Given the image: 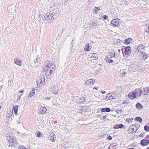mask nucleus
Returning a JSON list of instances; mask_svg holds the SVG:
<instances>
[{
    "label": "nucleus",
    "mask_w": 149,
    "mask_h": 149,
    "mask_svg": "<svg viewBox=\"0 0 149 149\" xmlns=\"http://www.w3.org/2000/svg\"><path fill=\"white\" fill-rule=\"evenodd\" d=\"M52 65V63L48 60L46 61L44 64V70L46 73V75L47 76H51V74L52 73L51 70L53 68Z\"/></svg>",
    "instance_id": "1"
},
{
    "label": "nucleus",
    "mask_w": 149,
    "mask_h": 149,
    "mask_svg": "<svg viewBox=\"0 0 149 149\" xmlns=\"http://www.w3.org/2000/svg\"><path fill=\"white\" fill-rule=\"evenodd\" d=\"M143 93L142 89L139 88L136 89L134 91L131 92L128 95L129 97L131 99L140 97Z\"/></svg>",
    "instance_id": "2"
},
{
    "label": "nucleus",
    "mask_w": 149,
    "mask_h": 149,
    "mask_svg": "<svg viewBox=\"0 0 149 149\" xmlns=\"http://www.w3.org/2000/svg\"><path fill=\"white\" fill-rule=\"evenodd\" d=\"M124 51L125 50V54H123V56L125 59H129L130 58V54L131 52V48L128 46L126 48L124 49Z\"/></svg>",
    "instance_id": "3"
},
{
    "label": "nucleus",
    "mask_w": 149,
    "mask_h": 149,
    "mask_svg": "<svg viewBox=\"0 0 149 149\" xmlns=\"http://www.w3.org/2000/svg\"><path fill=\"white\" fill-rule=\"evenodd\" d=\"M45 80L44 76H41L39 79H38L36 81L37 87L38 88H40L43 84Z\"/></svg>",
    "instance_id": "4"
},
{
    "label": "nucleus",
    "mask_w": 149,
    "mask_h": 149,
    "mask_svg": "<svg viewBox=\"0 0 149 149\" xmlns=\"http://www.w3.org/2000/svg\"><path fill=\"white\" fill-rule=\"evenodd\" d=\"M54 15L49 13H46L44 17V19H46L47 21H50L51 22L54 19Z\"/></svg>",
    "instance_id": "5"
},
{
    "label": "nucleus",
    "mask_w": 149,
    "mask_h": 149,
    "mask_svg": "<svg viewBox=\"0 0 149 149\" xmlns=\"http://www.w3.org/2000/svg\"><path fill=\"white\" fill-rule=\"evenodd\" d=\"M138 128V127L137 128L134 125H132L129 127V129L128 130V132L129 134L133 133L135 132Z\"/></svg>",
    "instance_id": "6"
},
{
    "label": "nucleus",
    "mask_w": 149,
    "mask_h": 149,
    "mask_svg": "<svg viewBox=\"0 0 149 149\" xmlns=\"http://www.w3.org/2000/svg\"><path fill=\"white\" fill-rule=\"evenodd\" d=\"M141 143L143 146L147 145L149 143V135L147 136L145 139L141 140Z\"/></svg>",
    "instance_id": "7"
},
{
    "label": "nucleus",
    "mask_w": 149,
    "mask_h": 149,
    "mask_svg": "<svg viewBox=\"0 0 149 149\" xmlns=\"http://www.w3.org/2000/svg\"><path fill=\"white\" fill-rule=\"evenodd\" d=\"M111 23L113 25L117 26L120 25L121 22L120 19H116L112 20L111 22Z\"/></svg>",
    "instance_id": "8"
},
{
    "label": "nucleus",
    "mask_w": 149,
    "mask_h": 149,
    "mask_svg": "<svg viewBox=\"0 0 149 149\" xmlns=\"http://www.w3.org/2000/svg\"><path fill=\"white\" fill-rule=\"evenodd\" d=\"M8 143L10 147L15 148L17 146V143L15 141V139L13 140L12 141H10L9 142H8Z\"/></svg>",
    "instance_id": "9"
},
{
    "label": "nucleus",
    "mask_w": 149,
    "mask_h": 149,
    "mask_svg": "<svg viewBox=\"0 0 149 149\" xmlns=\"http://www.w3.org/2000/svg\"><path fill=\"white\" fill-rule=\"evenodd\" d=\"M95 82V80L92 79H89L85 82V84L86 85L92 86L94 85Z\"/></svg>",
    "instance_id": "10"
},
{
    "label": "nucleus",
    "mask_w": 149,
    "mask_h": 149,
    "mask_svg": "<svg viewBox=\"0 0 149 149\" xmlns=\"http://www.w3.org/2000/svg\"><path fill=\"white\" fill-rule=\"evenodd\" d=\"M52 91L54 94L57 95L58 92V87L57 85L54 86L52 89Z\"/></svg>",
    "instance_id": "11"
},
{
    "label": "nucleus",
    "mask_w": 149,
    "mask_h": 149,
    "mask_svg": "<svg viewBox=\"0 0 149 149\" xmlns=\"http://www.w3.org/2000/svg\"><path fill=\"white\" fill-rule=\"evenodd\" d=\"M139 56L140 59L143 60H145L148 56V54L143 53V52H141V53Z\"/></svg>",
    "instance_id": "12"
},
{
    "label": "nucleus",
    "mask_w": 149,
    "mask_h": 149,
    "mask_svg": "<svg viewBox=\"0 0 149 149\" xmlns=\"http://www.w3.org/2000/svg\"><path fill=\"white\" fill-rule=\"evenodd\" d=\"M39 112L42 114L45 113L47 111V109L45 107H40L39 108Z\"/></svg>",
    "instance_id": "13"
},
{
    "label": "nucleus",
    "mask_w": 149,
    "mask_h": 149,
    "mask_svg": "<svg viewBox=\"0 0 149 149\" xmlns=\"http://www.w3.org/2000/svg\"><path fill=\"white\" fill-rule=\"evenodd\" d=\"M145 47L143 46L141 44L139 45L136 48V50L138 52H143L144 49Z\"/></svg>",
    "instance_id": "14"
},
{
    "label": "nucleus",
    "mask_w": 149,
    "mask_h": 149,
    "mask_svg": "<svg viewBox=\"0 0 149 149\" xmlns=\"http://www.w3.org/2000/svg\"><path fill=\"white\" fill-rule=\"evenodd\" d=\"M143 95H149V86L144 88L143 91Z\"/></svg>",
    "instance_id": "15"
},
{
    "label": "nucleus",
    "mask_w": 149,
    "mask_h": 149,
    "mask_svg": "<svg viewBox=\"0 0 149 149\" xmlns=\"http://www.w3.org/2000/svg\"><path fill=\"white\" fill-rule=\"evenodd\" d=\"M89 56L92 60H97L98 59L97 57L96 53H91L90 54Z\"/></svg>",
    "instance_id": "16"
},
{
    "label": "nucleus",
    "mask_w": 149,
    "mask_h": 149,
    "mask_svg": "<svg viewBox=\"0 0 149 149\" xmlns=\"http://www.w3.org/2000/svg\"><path fill=\"white\" fill-rule=\"evenodd\" d=\"M126 75V71L124 69H121L119 72V76L121 77H125Z\"/></svg>",
    "instance_id": "17"
},
{
    "label": "nucleus",
    "mask_w": 149,
    "mask_h": 149,
    "mask_svg": "<svg viewBox=\"0 0 149 149\" xmlns=\"http://www.w3.org/2000/svg\"><path fill=\"white\" fill-rule=\"evenodd\" d=\"M6 138L8 140V142H9L10 141H12L13 140L15 139L14 137L12 135H8L6 136Z\"/></svg>",
    "instance_id": "18"
},
{
    "label": "nucleus",
    "mask_w": 149,
    "mask_h": 149,
    "mask_svg": "<svg viewBox=\"0 0 149 149\" xmlns=\"http://www.w3.org/2000/svg\"><path fill=\"white\" fill-rule=\"evenodd\" d=\"M106 99L107 100H111L115 99V98H114L112 95L111 93H109L107 94L106 96Z\"/></svg>",
    "instance_id": "19"
},
{
    "label": "nucleus",
    "mask_w": 149,
    "mask_h": 149,
    "mask_svg": "<svg viewBox=\"0 0 149 149\" xmlns=\"http://www.w3.org/2000/svg\"><path fill=\"white\" fill-rule=\"evenodd\" d=\"M13 110L8 111L6 114V117L7 118H10L11 117L13 114Z\"/></svg>",
    "instance_id": "20"
},
{
    "label": "nucleus",
    "mask_w": 149,
    "mask_h": 149,
    "mask_svg": "<svg viewBox=\"0 0 149 149\" xmlns=\"http://www.w3.org/2000/svg\"><path fill=\"white\" fill-rule=\"evenodd\" d=\"M18 108V105H16L14 106L13 107V109L14 111V112L15 113V114L17 115L18 114L17 113V110Z\"/></svg>",
    "instance_id": "21"
},
{
    "label": "nucleus",
    "mask_w": 149,
    "mask_h": 149,
    "mask_svg": "<svg viewBox=\"0 0 149 149\" xmlns=\"http://www.w3.org/2000/svg\"><path fill=\"white\" fill-rule=\"evenodd\" d=\"M50 140L52 141L53 142H54L55 140V136L54 134L53 133L51 134L50 135Z\"/></svg>",
    "instance_id": "22"
},
{
    "label": "nucleus",
    "mask_w": 149,
    "mask_h": 149,
    "mask_svg": "<svg viewBox=\"0 0 149 149\" xmlns=\"http://www.w3.org/2000/svg\"><path fill=\"white\" fill-rule=\"evenodd\" d=\"M15 63L17 65L21 66L22 65V61L20 60H18V59H15L14 60Z\"/></svg>",
    "instance_id": "23"
},
{
    "label": "nucleus",
    "mask_w": 149,
    "mask_h": 149,
    "mask_svg": "<svg viewBox=\"0 0 149 149\" xmlns=\"http://www.w3.org/2000/svg\"><path fill=\"white\" fill-rule=\"evenodd\" d=\"M124 126V125H123L121 124L115 125L114 128L115 129L122 128Z\"/></svg>",
    "instance_id": "24"
},
{
    "label": "nucleus",
    "mask_w": 149,
    "mask_h": 149,
    "mask_svg": "<svg viewBox=\"0 0 149 149\" xmlns=\"http://www.w3.org/2000/svg\"><path fill=\"white\" fill-rule=\"evenodd\" d=\"M40 57L38 56V58H36V60L34 61V63L37 65H38L39 63H40Z\"/></svg>",
    "instance_id": "25"
},
{
    "label": "nucleus",
    "mask_w": 149,
    "mask_h": 149,
    "mask_svg": "<svg viewBox=\"0 0 149 149\" xmlns=\"http://www.w3.org/2000/svg\"><path fill=\"white\" fill-rule=\"evenodd\" d=\"M91 49V48H90L89 46V44H87L86 45L84 49V50L86 51H89Z\"/></svg>",
    "instance_id": "26"
},
{
    "label": "nucleus",
    "mask_w": 149,
    "mask_h": 149,
    "mask_svg": "<svg viewBox=\"0 0 149 149\" xmlns=\"http://www.w3.org/2000/svg\"><path fill=\"white\" fill-rule=\"evenodd\" d=\"M110 109L108 108H102L101 111L102 112H109L110 111Z\"/></svg>",
    "instance_id": "27"
},
{
    "label": "nucleus",
    "mask_w": 149,
    "mask_h": 149,
    "mask_svg": "<svg viewBox=\"0 0 149 149\" xmlns=\"http://www.w3.org/2000/svg\"><path fill=\"white\" fill-rule=\"evenodd\" d=\"M109 149H116L117 147V145L115 144H112L109 146Z\"/></svg>",
    "instance_id": "28"
},
{
    "label": "nucleus",
    "mask_w": 149,
    "mask_h": 149,
    "mask_svg": "<svg viewBox=\"0 0 149 149\" xmlns=\"http://www.w3.org/2000/svg\"><path fill=\"white\" fill-rule=\"evenodd\" d=\"M35 94V90L34 88H33V89L30 91L29 96V97H31L32 96H33Z\"/></svg>",
    "instance_id": "29"
},
{
    "label": "nucleus",
    "mask_w": 149,
    "mask_h": 149,
    "mask_svg": "<svg viewBox=\"0 0 149 149\" xmlns=\"http://www.w3.org/2000/svg\"><path fill=\"white\" fill-rule=\"evenodd\" d=\"M79 100L77 99V100H79L81 102H84L85 101V98L84 97H80L79 98Z\"/></svg>",
    "instance_id": "30"
},
{
    "label": "nucleus",
    "mask_w": 149,
    "mask_h": 149,
    "mask_svg": "<svg viewBox=\"0 0 149 149\" xmlns=\"http://www.w3.org/2000/svg\"><path fill=\"white\" fill-rule=\"evenodd\" d=\"M136 106L138 109H142L143 107L142 104L139 103H137L136 104Z\"/></svg>",
    "instance_id": "31"
},
{
    "label": "nucleus",
    "mask_w": 149,
    "mask_h": 149,
    "mask_svg": "<svg viewBox=\"0 0 149 149\" xmlns=\"http://www.w3.org/2000/svg\"><path fill=\"white\" fill-rule=\"evenodd\" d=\"M145 31L147 33H149V24L146 25L144 26Z\"/></svg>",
    "instance_id": "32"
},
{
    "label": "nucleus",
    "mask_w": 149,
    "mask_h": 149,
    "mask_svg": "<svg viewBox=\"0 0 149 149\" xmlns=\"http://www.w3.org/2000/svg\"><path fill=\"white\" fill-rule=\"evenodd\" d=\"M144 129L146 131H149V124H147L144 126Z\"/></svg>",
    "instance_id": "33"
},
{
    "label": "nucleus",
    "mask_w": 149,
    "mask_h": 149,
    "mask_svg": "<svg viewBox=\"0 0 149 149\" xmlns=\"http://www.w3.org/2000/svg\"><path fill=\"white\" fill-rule=\"evenodd\" d=\"M132 40L131 38H128L125 41L126 43L129 44L132 42Z\"/></svg>",
    "instance_id": "34"
},
{
    "label": "nucleus",
    "mask_w": 149,
    "mask_h": 149,
    "mask_svg": "<svg viewBox=\"0 0 149 149\" xmlns=\"http://www.w3.org/2000/svg\"><path fill=\"white\" fill-rule=\"evenodd\" d=\"M105 60L106 61L109 63H112L113 61V60L110 59L108 57H106L105 58Z\"/></svg>",
    "instance_id": "35"
},
{
    "label": "nucleus",
    "mask_w": 149,
    "mask_h": 149,
    "mask_svg": "<svg viewBox=\"0 0 149 149\" xmlns=\"http://www.w3.org/2000/svg\"><path fill=\"white\" fill-rule=\"evenodd\" d=\"M135 120H137L138 121H139L140 122V123H141V122L142 121V119L139 117H136L135 118Z\"/></svg>",
    "instance_id": "36"
},
{
    "label": "nucleus",
    "mask_w": 149,
    "mask_h": 149,
    "mask_svg": "<svg viewBox=\"0 0 149 149\" xmlns=\"http://www.w3.org/2000/svg\"><path fill=\"white\" fill-rule=\"evenodd\" d=\"M115 53L113 52H111L110 53V56L111 58L114 57L115 56Z\"/></svg>",
    "instance_id": "37"
},
{
    "label": "nucleus",
    "mask_w": 149,
    "mask_h": 149,
    "mask_svg": "<svg viewBox=\"0 0 149 149\" xmlns=\"http://www.w3.org/2000/svg\"><path fill=\"white\" fill-rule=\"evenodd\" d=\"M99 10V9H98V8L97 7H95L94 9L93 10V13H95V14H96L97 13L98 11V10Z\"/></svg>",
    "instance_id": "38"
},
{
    "label": "nucleus",
    "mask_w": 149,
    "mask_h": 149,
    "mask_svg": "<svg viewBox=\"0 0 149 149\" xmlns=\"http://www.w3.org/2000/svg\"><path fill=\"white\" fill-rule=\"evenodd\" d=\"M97 25V24L96 23H92L91 26V27L93 28H95L96 27Z\"/></svg>",
    "instance_id": "39"
},
{
    "label": "nucleus",
    "mask_w": 149,
    "mask_h": 149,
    "mask_svg": "<svg viewBox=\"0 0 149 149\" xmlns=\"http://www.w3.org/2000/svg\"><path fill=\"white\" fill-rule=\"evenodd\" d=\"M42 134L39 132L36 136L38 137H40L42 136Z\"/></svg>",
    "instance_id": "40"
},
{
    "label": "nucleus",
    "mask_w": 149,
    "mask_h": 149,
    "mask_svg": "<svg viewBox=\"0 0 149 149\" xmlns=\"http://www.w3.org/2000/svg\"><path fill=\"white\" fill-rule=\"evenodd\" d=\"M19 149H26V148H25L23 146H20L19 147Z\"/></svg>",
    "instance_id": "41"
},
{
    "label": "nucleus",
    "mask_w": 149,
    "mask_h": 149,
    "mask_svg": "<svg viewBox=\"0 0 149 149\" xmlns=\"http://www.w3.org/2000/svg\"><path fill=\"white\" fill-rule=\"evenodd\" d=\"M118 52L119 53H120V52L121 51H122V53H123V54H124V53H123V51H124V50L123 49H122L121 50H120V49H118Z\"/></svg>",
    "instance_id": "42"
},
{
    "label": "nucleus",
    "mask_w": 149,
    "mask_h": 149,
    "mask_svg": "<svg viewBox=\"0 0 149 149\" xmlns=\"http://www.w3.org/2000/svg\"><path fill=\"white\" fill-rule=\"evenodd\" d=\"M107 139H108L109 140H111L112 139V137L111 136H108L107 138Z\"/></svg>",
    "instance_id": "43"
},
{
    "label": "nucleus",
    "mask_w": 149,
    "mask_h": 149,
    "mask_svg": "<svg viewBox=\"0 0 149 149\" xmlns=\"http://www.w3.org/2000/svg\"><path fill=\"white\" fill-rule=\"evenodd\" d=\"M126 120L128 122V123H130V122H132V120H130L129 118H127L126 119Z\"/></svg>",
    "instance_id": "44"
},
{
    "label": "nucleus",
    "mask_w": 149,
    "mask_h": 149,
    "mask_svg": "<svg viewBox=\"0 0 149 149\" xmlns=\"http://www.w3.org/2000/svg\"><path fill=\"white\" fill-rule=\"evenodd\" d=\"M107 115H104L103 118H102V119L103 120H104L105 119L107 118Z\"/></svg>",
    "instance_id": "45"
},
{
    "label": "nucleus",
    "mask_w": 149,
    "mask_h": 149,
    "mask_svg": "<svg viewBox=\"0 0 149 149\" xmlns=\"http://www.w3.org/2000/svg\"><path fill=\"white\" fill-rule=\"evenodd\" d=\"M103 18L104 19H106L108 18V17L106 15L103 16Z\"/></svg>",
    "instance_id": "46"
},
{
    "label": "nucleus",
    "mask_w": 149,
    "mask_h": 149,
    "mask_svg": "<svg viewBox=\"0 0 149 149\" xmlns=\"http://www.w3.org/2000/svg\"><path fill=\"white\" fill-rule=\"evenodd\" d=\"M45 100H49L50 99V98L49 97H48L47 96L45 97Z\"/></svg>",
    "instance_id": "47"
},
{
    "label": "nucleus",
    "mask_w": 149,
    "mask_h": 149,
    "mask_svg": "<svg viewBox=\"0 0 149 149\" xmlns=\"http://www.w3.org/2000/svg\"><path fill=\"white\" fill-rule=\"evenodd\" d=\"M24 91V90H23L22 89L20 91H19V93H22Z\"/></svg>",
    "instance_id": "48"
},
{
    "label": "nucleus",
    "mask_w": 149,
    "mask_h": 149,
    "mask_svg": "<svg viewBox=\"0 0 149 149\" xmlns=\"http://www.w3.org/2000/svg\"><path fill=\"white\" fill-rule=\"evenodd\" d=\"M101 92L102 94H104L106 93V92L104 91H101Z\"/></svg>",
    "instance_id": "49"
},
{
    "label": "nucleus",
    "mask_w": 149,
    "mask_h": 149,
    "mask_svg": "<svg viewBox=\"0 0 149 149\" xmlns=\"http://www.w3.org/2000/svg\"><path fill=\"white\" fill-rule=\"evenodd\" d=\"M93 89H96L97 90H98V88H96L95 87H94L93 88Z\"/></svg>",
    "instance_id": "50"
},
{
    "label": "nucleus",
    "mask_w": 149,
    "mask_h": 149,
    "mask_svg": "<svg viewBox=\"0 0 149 149\" xmlns=\"http://www.w3.org/2000/svg\"><path fill=\"white\" fill-rule=\"evenodd\" d=\"M22 94L20 95V97H19V98L18 99V100H19L20 99V98H21V96H22Z\"/></svg>",
    "instance_id": "51"
},
{
    "label": "nucleus",
    "mask_w": 149,
    "mask_h": 149,
    "mask_svg": "<svg viewBox=\"0 0 149 149\" xmlns=\"http://www.w3.org/2000/svg\"><path fill=\"white\" fill-rule=\"evenodd\" d=\"M125 103H126V102H125V101H123V104H125Z\"/></svg>",
    "instance_id": "52"
},
{
    "label": "nucleus",
    "mask_w": 149,
    "mask_h": 149,
    "mask_svg": "<svg viewBox=\"0 0 149 149\" xmlns=\"http://www.w3.org/2000/svg\"><path fill=\"white\" fill-rule=\"evenodd\" d=\"M146 2H149V0H146Z\"/></svg>",
    "instance_id": "53"
},
{
    "label": "nucleus",
    "mask_w": 149,
    "mask_h": 149,
    "mask_svg": "<svg viewBox=\"0 0 149 149\" xmlns=\"http://www.w3.org/2000/svg\"><path fill=\"white\" fill-rule=\"evenodd\" d=\"M88 1H92V0H88Z\"/></svg>",
    "instance_id": "54"
},
{
    "label": "nucleus",
    "mask_w": 149,
    "mask_h": 149,
    "mask_svg": "<svg viewBox=\"0 0 149 149\" xmlns=\"http://www.w3.org/2000/svg\"><path fill=\"white\" fill-rule=\"evenodd\" d=\"M18 123L19 124H21V123L20 122H18Z\"/></svg>",
    "instance_id": "55"
},
{
    "label": "nucleus",
    "mask_w": 149,
    "mask_h": 149,
    "mask_svg": "<svg viewBox=\"0 0 149 149\" xmlns=\"http://www.w3.org/2000/svg\"><path fill=\"white\" fill-rule=\"evenodd\" d=\"M18 93H19V92H18V93H17V94H18Z\"/></svg>",
    "instance_id": "56"
},
{
    "label": "nucleus",
    "mask_w": 149,
    "mask_h": 149,
    "mask_svg": "<svg viewBox=\"0 0 149 149\" xmlns=\"http://www.w3.org/2000/svg\"><path fill=\"white\" fill-rule=\"evenodd\" d=\"M107 120H109V119H107Z\"/></svg>",
    "instance_id": "57"
},
{
    "label": "nucleus",
    "mask_w": 149,
    "mask_h": 149,
    "mask_svg": "<svg viewBox=\"0 0 149 149\" xmlns=\"http://www.w3.org/2000/svg\"><path fill=\"white\" fill-rule=\"evenodd\" d=\"M148 149H149V148H148Z\"/></svg>",
    "instance_id": "58"
}]
</instances>
